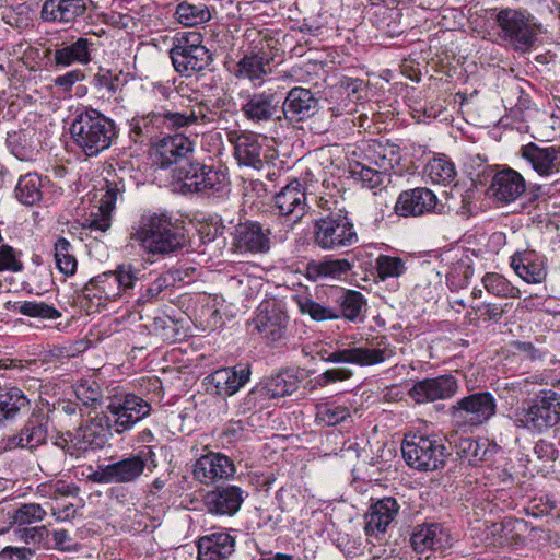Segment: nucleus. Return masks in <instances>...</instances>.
<instances>
[{
  "instance_id": "1",
  "label": "nucleus",
  "mask_w": 560,
  "mask_h": 560,
  "mask_svg": "<svg viewBox=\"0 0 560 560\" xmlns=\"http://www.w3.org/2000/svg\"><path fill=\"white\" fill-rule=\"evenodd\" d=\"M130 240L148 255L164 256L182 248L185 236L171 217L145 212L132 224Z\"/></svg>"
},
{
  "instance_id": "2",
  "label": "nucleus",
  "mask_w": 560,
  "mask_h": 560,
  "mask_svg": "<svg viewBox=\"0 0 560 560\" xmlns=\"http://www.w3.org/2000/svg\"><path fill=\"white\" fill-rule=\"evenodd\" d=\"M75 145L89 158L107 150L116 137L115 122L96 109H86L75 116L70 126Z\"/></svg>"
},
{
  "instance_id": "3",
  "label": "nucleus",
  "mask_w": 560,
  "mask_h": 560,
  "mask_svg": "<svg viewBox=\"0 0 560 560\" xmlns=\"http://www.w3.org/2000/svg\"><path fill=\"white\" fill-rule=\"evenodd\" d=\"M499 39L513 50L527 52L536 46L541 24L533 15L515 9H501L495 15Z\"/></svg>"
},
{
  "instance_id": "4",
  "label": "nucleus",
  "mask_w": 560,
  "mask_h": 560,
  "mask_svg": "<svg viewBox=\"0 0 560 560\" xmlns=\"http://www.w3.org/2000/svg\"><path fill=\"white\" fill-rule=\"evenodd\" d=\"M202 40V35L196 31L177 34L170 50V57L177 73L192 77L212 63V54Z\"/></svg>"
},
{
  "instance_id": "5",
  "label": "nucleus",
  "mask_w": 560,
  "mask_h": 560,
  "mask_svg": "<svg viewBox=\"0 0 560 560\" xmlns=\"http://www.w3.org/2000/svg\"><path fill=\"white\" fill-rule=\"evenodd\" d=\"M518 427L542 433L560 423V394L552 389L540 390L516 413Z\"/></svg>"
},
{
  "instance_id": "6",
  "label": "nucleus",
  "mask_w": 560,
  "mask_h": 560,
  "mask_svg": "<svg viewBox=\"0 0 560 560\" xmlns=\"http://www.w3.org/2000/svg\"><path fill=\"white\" fill-rule=\"evenodd\" d=\"M314 244L323 250H339L358 243L352 219L342 211L331 212L314 222Z\"/></svg>"
},
{
  "instance_id": "7",
  "label": "nucleus",
  "mask_w": 560,
  "mask_h": 560,
  "mask_svg": "<svg viewBox=\"0 0 560 560\" xmlns=\"http://www.w3.org/2000/svg\"><path fill=\"white\" fill-rule=\"evenodd\" d=\"M406 464L418 470H435L444 466L446 448L440 439L425 435H407L401 444Z\"/></svg>"
},
{
  "instance_id": "8",
  "label": "nucleus",
  "mask_w": 560,
  "mask_h": 560,
  "mask_svg": "<svg viewBox=\"0 0 560 560\" xmlns=\"http://www.w3.org/2000/svg\"><path fill=\"white\" fill-rule=\"evenodd\" d=\"M497 412V400L489 392H477L456 401L450 408V416L458 427H480Z\"/></svg>"
},
{
  "instance_id": "9",
  "label": "nucleus",
  "mask_w": 560,
  "mask_h": 560,
  "mask_svg": "<svg viewBox=\"0 0 560 560\" xmlns=\"http://www.w3.org/2000/svg\"><path fill=\"white\" fill-rule=\"evenodd\" d=\"M106 408L107 417L113 422V430L118 434L130 430L151 412V405L131 393L114 395Z\"/></svg>"
},
{
  "instance_id": "10",
  "label": "nucleus",
  "mask_w": 560,
  "mask_h": 560,
  "mask_svg": "<svg viewBox=\"0 0 560 560\" xmlns=\"http://www.w3.org/2000/svg\"><path fill=\"white\" fill-rule=\"evenodd\" d=\"M174 172L176 179L190 192H220L226 186L223 172L199 162H186Z\"/></svg>"
},
{
  "instance_id": "11",
  "label": "nucleus",
  "mask_w": 560,
  "mask_h": 560,
  "mask_svg": "<svg viewBox=\"0 0 560 560\" xmlns=\"http://www.w3.org/2000/svg\"><path fill=\"white\" fill-rule=\"evenodd\" d=\"M113 422L107 415L101 413L91 418L85 424L78 428L74 433L68 432L67 453L71 456L78 452L102 448L112 435Z\"/></svg>"
},
{
  "instance_id": "12",
  "label": "nucleus",
  "mask_w": 560,
  "mask_h": 560,
  "mask_svg": "<svg viewBox=\"0 0 560 560\" xmlns=\"http://www.w3.org/2000/svg\"><path fill=\"white\" fill-rule=\"evenodd\" d=\"M288 324L289 316L287 312L275 300L262 301L250 323L253 331H256L269 343H276L285 339Z\"/></svg>"
},
{
  "instance_id": "13",
  "label": "nucleus",
  "mask_w": 560,
  "mask_h": 560,
  "mask_svg": "<svg viewBox=\"0 0 560 560\" xmlns=\"http://www.w3.org/2000/svg\"><path fill=\"white\" fill-rule=\"evenodd\" d=\"M395 355L394 349L385 338L378 340L371 347L360 346L336 350L322 357L328 363H349L359 366H371L381 364Z\"/></svg>"
},
{
  "instance_id": "14",
  "label": "nucleus",
  "mask_w": 560,
  "mask_h": 560,
  "mask_svg": "<svg viewBox=\"0 0 560 560\" xmlns=\"http://www.w3.org/2000/svg\"><path fill=\"white\" fill-rule=\"evenodd\" d=\"M145 467L147 459L139 453L112 464L100 465L88 478L96 483H130L141 477Z\"/></svg>"
},
{
  "instance_id": "15",
  "label": "nucleus",
  "mask_w": 560,
  "mask_h": 560,
  "mask_svg": "<svg viewBox=\"0 0 560 560\" xmlns=\"http://www.w3.org/2000/svg\"><path fill=\"white\" fill-rule=\"evenodd\" d=\"M271 248V230L258 221L238 224L233 233L231 249L236 254L262 255Z\"/></svg>"
},
{
  "instance_id": "16",
  "label": "nucleus",
  "mask_w": 560,
  "mask_h": 560,
  "mask_svg": "<svg viewBox=\"0 0 560 560\" xmlns=\"http://www.w3.org/2000/svg\"><path fill=\"white\" fill-rule=\"evenodd\" d=\"M400 504L393 497L372 503L364 515V534L368 542H382L392 523L398 516Z\"/></svg>"
},
{
  "instance_id": "17",
  "label": "nucleus",
  "mask_w": 560,
  "mask_h": 560,
  "mask_svg": "<svg viewBox=\"0 0 560 560\" xmlns=\"http://www.w3.org/2000/svg\"><path fill=\"white\" fill-rule=\"evenodd\" d=\"M245 491L234 485L217 487L202 498L206 511L214 516H234L245 500Z\"/></svg>"
},
{
  "instance_id": "18",
  "label": "nucleus",
  "mask_w": 560,
  "mask_h": 560,
  "mask_svg": "<svg viewBox=\"0 0 560 560\" xmlns=\"http://www.w3.org/2000/svg\"><path fill=\"white\" fill-rule=\"evenodd\" d=\"M229 141L234 145V156L240 165L261 170L264 166V147L267 138L250 131L231 132Z\"/></svg>"
},
{
  "instance_id": "19",
  "label": "nucleus",
  "mask_w": 560,
  "mask_h": 560,
  "mask_svg": "<svg viewBox=\"0 0 560 560\" xmlns=\"http://www.w3.org/2000/svg\"><path fill=\"white\" fill-rule=\"evenodd\" d=\"M278 214L287 218L291 224L298 223L306 213V194L302 184L294 179L273 197Z\"/></svg>"
},
{
  "instance_id": "20",
  "label": "nucleus",
  "mask_w": 560,
  "mask_h": 560,
  "mask_svg": "<svg viewBox=\"0 0 560 560\" xmlns=\"http://www.w3.org/2000/svg\"><path fill=\"white\" fill-rule=\"evenodd\" d=\"M192 474L199 482L211 485L215 481L233 477L235 466L233 460L226 455L210 452L196 460Z\"/></svg>"
},
{
  "instance_id": "21",
  "label": "nucleus",
  "mask_w": 560,
  "mask_h": 560,
  "mask_svg": "<svg viewBox=\"0 0 560 560\" xmlns=\"http://www.w3.org/2000/svg\"><path fill=\"white\" fill-rule=\"evenodd\" d=\"M300 387V378L293 370H284L270 376L261 386L255 387L246 397L247 404L256 405L258 398H280L292 395Z\"/></svg>"
},
{
  "instance_id": "22",
  "label": "nucleus",
  "mask_w": 560,
  "mask_h": 560,
  "mask_svg": "<svg viewBox=\"0 0 560 560\" xmlns=\"http://www.w3.org/2000/svg\"><path fill=\"white\" fill-rule=\"evenodd\" d=\"M458 390L457 380L450 374L424 378L413 384L410 397L418 404L448 399Z\"/></svg>"
},
{
  "instance_id": "23",
  "label": "nucleus",
  "mask_w": 560,
  "mask_h": 560,
  "mask_svg": "<svg viewBox=\"0 0 560 560\" xmlns=\"http://www.w3.org/2000/svg\"><path fill=\"white\" fill-rule=\"evenodd\" d=\"M281 96L271 89L248 94L241 107L244 117L252 122L269 121L278 113Z\"/></svg>"
},
{
  "instance_id": "24",
  "label": "nucleus",
  "mask_w": 560,
  "mask_h": 560,
  "mask_svg": "<svg viewBox=\"0 0 560 560\" xmlns=\"http://www.w3.org/2000/svg\"><path fill=\"white\" fill-rule=\"evenodd\" d=\"M522 158L540 176L560 174V145H538L530 142L521 148Z\"/></svg>"
},
{
  "instance_id": "25",
  "label": "nucleus",
  "mask_w": 560,
  "mask_h": 560,
  "mask_svg": "<svg viewBox=\"0 0 560 560\" xmlns=\"http://www.w3.org/2000/svg\"><path fill=\"white\" fill-rule=\"evenodd\" d=\"M319 109V102L314 93L301 86L291 89L282 102V112L290 121H302L314 117Z\"/></svg>"
},
{
  "instance_id": "26",
  "label": "nucleus",
  "mask_w": 560,
  "mask_h": 560,
  "mask_svg": "<svg viewBox=\"0 0 560 560\" xmlns=\"http://www.w3.org/2000/svg\"><path fill=\"white\" fill-rule=\"evenodd\" d=\"M438 205L435 194L429 188L417 187L402 191L395 205V212L400 217L422 215L434 211Z\"/></svg>"
},
{
  "instance_id": "27",
  "label": "nucleus",
  "mask_w": 560,
  "mask_h": 560,
  "mask_svg": "<svg viewBox=\"0 0 560 560\" xmlns=\"http://www.w3.org/2000/svg\"><path fill=\"white\" fill-rule=\"evenodd\" d=\"M236 538L228 530L213 532L197 540L198 560H228L234 552Z\"/></svg>"
},
{
  "instance_id": "28",
  "label": "nucleus",
  "mask_w": 560,
  "mask_h": 560,
  "mask_svg": "<svg viewBox=\"0 0 560 560\" xmlns=\"http://www.w3.org/2000/svg\"><path fill=\"white\" fill-rule=\"evenodd\" d=\"M250 370L248 366L223 368L209 374L206 380L208 389L219 396H232L248 381Z\"/></svg>"
},
{
  "instance_id": "29",
  "label": "nucleus",
  "mask_w": 560,
  "mask_h": 560,
  "mask_svg": "<svg viewBox=\"0 0 560 560\" xmlns=\"http://www.w3.org/2000/svg\"><path fill=\"white\" fill-rule=\"evenodd\" d=\"M410 544L418 553L427 550L442 551L452 545V537L440 524H420L413 528Z\"/></svg>"
},
{
  "instance_id": "30",
  "label": "nucleus",
  "mask_w": 560,
  "mask_h": 560,
  "mask_svg": "<svg viewBox=\"0 0 560 560\" xmlns=\"http://www.w3.org/2000/svg\"><path fill=\"white\" fill-rule=\"evenodd\" d=\"M47 439V429L42 415L33 413L21 430L9 435L5 441V448H36L44 444Z\"/></svg>"
},
{
  "instance_id": "31",
  "label": "nucleus",
  "mask_w": 560,
  "mask_h": 560,
  "mask_svg": "<svg viewBox=\"0 0 560 560\" xmlns=\"http://www.w3.org/2000/svg\"><path fill=\"white\" fill-rule=\"evenodd\" d=\"M192 153V142L183 135L167 136L160 140L156 148L155 163L161 168H167L174 164L180 166L182 162Z\"/></svg>"
},
{
  "instance_id": "32",
  "label": "nucleus",
  "mask_w": 560,
  "mask_h": 560,
  "mask_svg": "<svg viewBox=\"0 0 560 560\" xmlns=\"http://www.w3.org/2000/svg\"><path fill=\"white\" fill-rule=\"evenodd\" d=\"M526 189L524 177L512 168H505L494 174L491 190L497 200L510 203L520 198Z\"/></svg>"
},
{
  "instance_id": "33",
  "label": "nucleus",
  "mask_w": 560,
  "mask_h": 560,
  "mask_svg": "<svg viewBox=\"0 0 560 560\" xmlns=\"http://www.w3.org/2000/svg\"><path fill=\"white\" fill-rule=\"evenodd\" d=\"M93 48L94 43L86 37L65 42L54 52L55 63L61 67H69L73 63L85 66L92 60Z\"/></svg>"
},
{
  "instance_id": "34",
  "label": "nucleus",
  "mask_w": 560,
  "mask_h": 560,
  "mask_svg": "<svg viewBox=\"0 0 560 560\" xmlns=\"http://www.w3.org/2000/svg\"><path fill=\"white\" fill-rule=\"evenodd\" d=\"M511 267L527 283H540L547 275L544 258L535 250L516 252L511 257Z\"/></svg>"
},
{
  "instance_id": "35",
  "label": "nucleus",
  "mask_w": 560,
  "mask_h": 560,
  "mask_svg": "<svg viewBox=\"0 0 560 560\" xmlns=\"http://www.w3.org/2000/svg\"><path fill=\"white\" fill-rule=\"evenodd\" d=\"M364 159L371 165L385 172L390 171L399 164L401 155L399 147L389 141L370 140L363 149Z\"/></svg>"
},
{
  "instance_id": "36",
  "label": "nucleus",
  "mask_w": 560,
  "mask_h": 560,
  "mask_svg": "<svg viewBox=\"0 0 560 560\" xmlns=\"http://www.w3.org/2000/svg\"><path fill=\"white\" fill-rule=\"evenodd\" d=\"M84 0H46L42 8V19L48 22L72 23L84 15Z\"/></svg>"
},
{
  "instance_id": "37",
  "label": "nucleus",
  "mask_w": 560,
  "mask_h": 560,
  "mask_svg": "<svg viewBox=\"0 0 560 560\" xmlns=\"http://www.w3.org/2000/svg\"><path fill=\"white\" fill-rule=\"evenodd\" d=\"M165 130V118L162 112H152L148 115L135 117L130 121V135L136 142L158 140Z\"/></svg>"
},
{
  "instance_id": "38",
  "label": "nucleus",
  "mask_w": 560,
  "mask_h": 560,
  "mask_svg": "<svg viewBox=\"0 0 560 560\" xmlns=\"http://www.w3.org/2000/svg\"><path fill=\"white\" fill-rule=\"evenodd\" d=\"M450 443L454 446L457 456L466 460L471 466H477L480 463L488 459V457L493 453V450L486 444L485 442L480 443L479 441L472 438H463L452 435Z\"/></svg>"
},
{
  "instance_id": "39",
  "label": "nucleus",
  "mask_w": 560,
  "mask_h": 560,
  "mask_svg": "<svg viewBox=\"0 0 560 560\" xmlns=\"http://www.w3.org/2000/svg\"><path fill=\"white\" fill-rule=\"evenodd\" d=\"M352 268V264L346 258L327 260H312L306 266V277L312 281L330 278L339 279L346 276Z\"/></svg>"
},
{
  "instance_id": "40",
  "label": "nucleus",
  "mask_w": 560,
  "mask_h": 560,
  "mask_svg": "<svg viewBox=\"0 0 560 560\" xmlns=\"http://www.w3.org/2000/svg\"><path fill=\"white\" fill-rule=\"evenodd\" d=\"M89 299L97 298L104 301H114L122 293L113 271L104 272L92 278L83 289Z\"/></svg>"
},
{
  "instance_id": "41",
  "label": "nucleus",
  "mask_w": 560,
  "mask_h": 560,
  "mask_svg": "<svg viewBox=\"0 0 560 560\" xmlns=\"http://www.w3.org/2000/svg\"><path fill=\"white\" fill-rule=\"evenodd\" d=\"M30 400L16 387L0 390V423L14 420L22 411L28 409Z\"/></svg>"
},
{
  "instance_id": "42",
  "label": "nucleus",
  "mask_w": 560,
  "mask_h": 560,
  "mask_svg": "<svg viewBox=\"0 0 560 560\" xmlns=\"http://www.w3.org/2000/svg\"><path fill=\"white\" fill-rule=\"evenodd\" d=\"M92 86L102 93V97L115 96L127 84V75L121 70L100 68L93 75Z\"/></svg>"
},
{
  "instance_id": "43",
  "label": "nucleus",
  "mask_w": 560,
  "mask_h": 560,
  "mask_svg": "<svg viewBox=\"0 0 560 560\" xmlns=\"http://www.w3.org/2000/svg\"><path fill=\"white\" fill-rule=\"evenodd\" d=\"M177 21L185 26H197L211 20V9L201 1H183L175 11Z\"/></svg>"
},
{
  "instance_id": "44",
  "label": "nucleus",
  "mask_w": 560,
  "mask_h": 560,
  "mask_svg": "<svg viewBox=\"0 0 560 560\" xmlns=\"http://www.w3.org/2000/svg\"><path fill=\"white\" fill-rule=\"evenodd\" d=\"M424 174L433 184L447 185L455 179L457 172L448 156L439 154L427 163Z\"/></svg>"
},
{
  "instance_id": "45",
  "label": "nucleus",
  "mask_w": 560,
  "mask_h": 560,
  "mask_svg": "<svg viewBox=\"0 0 560 560\" xmlns=\"http://www.w3.org/2000/svg\"><path fill=\"white\" fill-rule=\"evenodd\" d=\"M336 302L339 304L337 311L340 313V317L342 316L350 322L359 319L362 308L365 306L363 294L354 290L340 291Z\"/></svg>"
},
{
  "instance_id": "46",
  "label": "nucleus",
  "mask_w": 560,
  "mask_h": 560,
  "mask_svg": "<svg viewBox=\"0 0 560 560\" xmlns=\"http://www.w3.org/2000/svg\"><path fill=\"white\" fill-rule=\"evenodd\" d=\"M269 61L259 54L245 55L236 65L235 75L249 80L260 79L268 73Z\"/></svg>"
},
{
  "instance_id": "47",
  "label": "nucleus",
  "mask_w": 560,
  "mask_h": 560,
  "mask_svg": "<svg viewBox=\"0 0 560 560\" xmlns=\"http://www.w3.org/2000/svg\"><path fill=\"white\" fill-rule=\"evenodd\" d=\"M40 178L36 174L21 176L15 187V197L26 206H33L42 199Z\"/></svg>"
},
{
  "instance_id": "48",
  "label": "nucleus",
  "mask_w": 560,
  "mask_h": 560,
  "mask_svg": "<svg viewBox=\"0 0 560 560\" xmlns=\"http://www.w3.org/2000/svg\"><path fill=\"white\" fill-rule=\"evenodd\" d=\"M105 182V194L100 203L103 205V209L115 210L116 202L122 200L126 192L125 178L113 172L108 173Z\"/></svg>"
},
{
  "instance_id": "49",
  "label": "nucleus",
  "mask_w": 560,
  "mask_h": 560,
  "mask_svg": "<svg viewBox=\"0 0 560 560\" xmlns=\"http://www.w3.org/2000/svg\"><path fill=\"white\" fill-rule=\"evenodd\" d=\"M55 261L58 270L65 276H72L77 270L78 261L72 253V246L65 237H59L55 243Z\"/></svg>"
},
{
  "instance_id": "50",
  "label": "nucleus",
  "mask_w": 560,
  "mask_h": 560,
  "mask_svg": "<svg viewBox=\"0 0 560 560\" xmlns=\"http://www.w3.org/2000/svg\"><path fill=\"white\" fill-rule=\"evenodd\" d=\"M348 417H350V411L345 406L328 401L316 405L315 419L319 424L336 425Z\"/></svg>"
},
{
  "instance_id": "51",
  "label": "nucleus",
  "mask_w": 560,
  "mask_h": 560,
  "mask_svg": "<svg viewBox=\"0 0 560 560\" xmlns=\"http://www.w3.org/2000/svg\"><path fill=\"white\" fill-rule=\"evenodd\" d=\"M485 289L499 298H520V289L513 287L502 275L488 272L482 278Z\"/></svg>"
},
{
  "instance_id": "52",
  "label": "nucleus",
  "mask_w": 560,
  "mask_h": 560,
  "mask_svg": "<svg viewBox=\"0 0 560 560\" xmlns=\"http://www.w3.org/2000/svg\"><path fill=\"white\" fill-rule=\"evenodd\" d=\"M375 269L382 281L399 278L407 271L406 261L402 258L384 254L376 258Z\"/></svg>"
},
{
  "instance_id": "53",
  "label": "nucleus",
  "mask_w": 560,
  "mask_h": 560,
  "mask_svg": "<svg viewBox=\"0 0 560 560\" xmlns=\"http://www.w3.org/2000/svg\"><path fill=\"white\" fill-rule=\"evenodd\" d=\"M7 144L11 153L21 161H30L33 158L34 149L31 137L26 130L8 132Z\"/></svg>"
},
{
  "instance_id": "54",
  "label": "nucleus",
  "mask_w": 560,
  "mask_h": 560,
  "mask_svg": "<svg viewBox=\"0 0 560 560\" xmlns=\"http://www.w3.org/2000/svg\"><path fill=\"white\" fill-rule=\"evenodd\" d=\"M298 305L303 314H307L314 320H327L337 319L340 317V313L337 308L324 306L307 295L299 296Z\"/></svg>"
},
{
  "instance_id": "55",
  "label": "nucleus",
  "mask_w": 560,
  "mask_h": 560,
  "mask_svg": "<svg viewBox=\"0 0 560 560\" xmlns=\"http://www.w3.org/2000/svg\"><path fill=\"white\" fill-rule=\"evenodd\" d=\"M13 310L28 317H37L43 319H57L61 313L45 302L24 301L15 303Z\"/></svg>"
},
{
  "instance_id": "56",
  "label": "nucleus",
  "mask_w": 560,
  "mask_h": 560,
  "mask_svg": "<svg viewBox=\"0 0 560 560\" xmlns=\"http://www.w3.org/2000/svg\"><path fill=\"white\" fill-rule=\"evenodd\" d=\"M174 281V277L171 272L162 273L158 276L145 289L141 292L137 300L139 305L151 303L158 300L161 292L168 288Z\"/></svg>"
},
{
  "instance_id": "57",
  "label": "nucleus",
  "mask_w": 560,
  "mask_h": 560,
  "mask_svg": "<svg viewBox=\"0 0 560 560\" xmlns=\"http://www.w3.org/2000/svg\"><path fill=\"white\" fill-rule=\"evenodd\" d=\"M46 515L45 509L37 503H25L13 513V522L18 525H30L42 521Z\"/></svg>"
},
{
  "instance_id": "58",
  "label": "nucleus",
  "mask_w": 560,
  "mask_h": 560,
  "mask_svg": "<svg viewBox=\"0 0 560 560\" xmlns=\"http://www.w3.org/2000/svg\"><path fill=\"white\" fill-rule=\"evenodd\" d=\"M113 212L114 210L103 209V205L100 203L96 207V211H92L90 215L83 220L82 226L91 231L104 233L112 225Z\"/></svg>"
},
{
  "instance_id": "59",
  "label": "nucleus",
  "mask_w": 560,
  "mask_h": 560,
  "mask_svg": "<svg viewBox=\"0 0 560 560\" xmlns=\"http://www.w3.org/2000/svg\"><path fill=\"white\" fill-rule=\"evenodd\" d=\"M116 280L120 287L121 293H127L133 289L137 281L141 278V270L130 264L119 265L114 271Z\"/></svg>"
},
{
  "instance_id": "60",
  "label": "nucleus",
  "mask_w": 560,
  "mask_h": 560,
  "mask_svg": "<svg viewBox=\"0 0 560 560\" xmlns=\"http://www.w3.org/2000/svg\"><path fill=\"white\" fill-rule=\"evenodd\" d=\"M352 376V372L349 369L338 368L329 369L318 374L312 380V389L326 387L332 383L349 380Z\"/></svg>"
},
{
  "instance_id": "61",
  "label": "nucleus",
  "mask_w": 560,
  "mask_h": 560,
  "mask_svg": "<svg viewBox=\"0 0 560 560\" xmlns=\"http://www.w3.org/2000/svg\"><path fill=\"white\" fill-rule=\"evenodd\" d=\"M504 308L499 304L485 303L478 306L471 307L468 313L470 320H494L499 322L504 314Z\"/></svg>"
},
{
  "instance_id": "62",
  "label": "nucleus",
  "mask_w": 560,
  "mask_h": 560,
  "mask_svg": "<svg viewBox=\"0 0 560 560\" xmlns=\"http://www.w3.org/2000/svg\"><path fill=\"white\" fill-rule=\"evenodd\" d=\"M23 270V262L15 249L7 244L0 246V272H20Z\"/></svg>"
},
{
  "instance_id": "63",
  "label": "nucleus",
  "mask_w": 560,
  "mask_h": 560,
  "mask_svg": "<svg viewBox=\"0 0 560 560\" xmlns=\"http://www.w3.org/2000/svg\"><path fill=\"white\" fill-rule=\"evenodd\" d=\"M360 176L361 180L369 188H376L382 186L386 179H388L389 174L381 168H374L372 166L363 165L360 171L357 172Z\"/></svg>"
},
{
  "instance_id": "64",
  "label": "nucleus",
  "mask_w": 560,
  "mask_h": 560,
  "mask_svg": "<svg viewBox=\"0 0 560 560\" xmlns=\"http://www.w3.org/2000/svg\"><path fill=\"white\" fill-rule=\"evenodd\" d=\"M544 383V377L541 375H533L525 378H520L516 381H512L506 383L505 388L511 389L521 395H529L533 392V387L535 385H541Z\"/></svg>"
}]
</instances>
